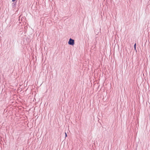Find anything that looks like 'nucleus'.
Returning <instances> with one entry per match:
<instances>
[{
  "instance_id": "nucleus-1",
  "label": "nucleus",
  "mask_w": 150,
  "mask_h": 150,
  "mask_svg": "<svg viewBox=\"0 0 150 150\" xmlns=\"http://www.w3.org/2000/svg\"><path fill=\"white\" fill-rule=\"evenodd\" d=\"M68 43L70 45H73L74 44V40L73 39L70 38L69 39V41L68 42Z\"/></svg>"
},
{
  "instance_id": "nucleus-2",
  "label": "nucleus",
  "mask_w": 150,
  "mask_h": 150,
  "mask_svg": "<svg viewBox=\"0 0 150 150\" xmlns=\"http://www.w3.org/2000/svg\"><path fill=\"white\" fill-rule=\"evenodd\" d=\"M136 43H135L134 45V47L135 50H136Z\"/></svg>"
},
{
  "instance_id": "nucleus-3",
  "label": "nucleus",
  "mask_w": 150,
  "mask_h": 150,
  "mask_svg": "<svg viewBox=\"0 0 150 150\" xmlns=\"http://www.w3.org/2000/svg\"><path fill=\"white\" fill-rule=\"evenodd\" d=\"M65 136L66 137L67 136V134L66 132H65Z\"/></svg>"
}]
</instances>
